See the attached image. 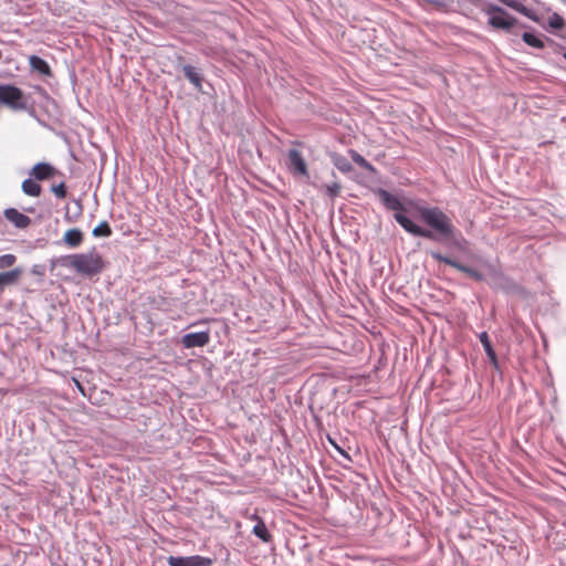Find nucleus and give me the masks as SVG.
<instances>
[{
  "label": "nucleus",
  "mask_w": 566,
  "mask_h": 566,
  "mask_svg": "<svg viewBox=\"0 0 566 566\" xmlns=\"http://www.w3.org/2000/svg\"><path fill=\"white\" fill-rule=\"evenodd\" d=\"M381 203L388 209L395 211L396 222L413 237H420L428 240L441 242L448 247L464 251L468 241L461 232L454 227L451 218L439 207L417 206L418 218L428 226L429 229L415 223L407 216L401 213L406 211L400 199L388 190L378 188L376 191Z\"/></svg>",
  "instance_id": "obj_1"
},
{
  "label": "nucleus",
  "mask_w": 566,
  "mask_h": 566,
  "mask_svg": "<svg viewBox=\"0 0 566 566\" xmlns=\"http://www.w3.org/2000/svg\"><path fill=\"white\" fill-rule=\"evenodd\" d=\"M54 168L48 163H38L33 166L31 175L35 180H45L53 175Z\"/></svg>",
  "instance_id": "obj_17"
},
{
  "label": "nucleus",
  "mask_w": 566,
  "mask_h": 566,
  "mask_svg": "<svg viewBox=\"0 0 566 566\" xmlns=\"http://www.w3.org/2000/svg\"><path fill=\"white\" fill-rule=\"evenodd\" d=\"M251 520L256 522L253 526L252 533L262 542L270 543L272 541V535L270 534L263 520L256 514H253Z\"/></svg>",
  "instance_id": "obj_13"
},
{
  "label": "nucleus",
  "mask_w": 566,
  "mask_h": 566,
  "mask_svg": "<svg viewBox=\"0 0 566 566\" xmlns=\"http://www.w3.org/2000/svg\"><path fill=\"white\" fill-rule=\"evenodd\" d=\"M339 192H340V185L338 182H333V184L326 185V193L331 198L337 197L339 195Z\"/></svg>",
  "instance_id": "obj_26"
},
{
  "label": "nucleus",
  "mask_w": 566,
  "mask_h": 566,
  "mask_svg": "<svg viewBox=\"0 0 566 566\" xmlns=\"http://www.w3.org/2000/svg\"><path fill=\"white\" fill-rule=\"evenodd\" d=\"M479 340L481 342L483 349H484L488 358L490 359L491 364L495 368H497L499 367L497 357H496L495 350L493 349V346L491 344L489 334L486 332H481L479 334Z\"/></svg>",
  "instance_id": "obj_15"
},
{
  "label": "nucleus",
  "mask_w": 566,
  "mask_h": 566,
  "mask_svg": "<svg viewBox=\"0 0 566 566\" xmlns=\"http://www.w3.org/2000/svg\"><path fill=\"white\" fill-rule=\"evenodd\" d=\"M67 265L80 274L91 276L103 270V260L93 248L90 252L70 255Z\"/></svg>",
  "instance_id": "obj_2"
},
{
  "label": "nucleus",
  "mask_w": 566,
  "mask_h": 566,
  "mask_svg": "<svg viewBox=\"0 0 566 566\" xmlns=\"http://www.w3.org/2000/svg\"><path fill=\"white\" fill-rule=\"evenodd\" d=\"M32 274L43 276L45 274V265L34 264L31 269Z\"/></svg>",
  "instance_id": "obj_28"
},
{
  "label": "nucleus",
  "mask_w": 566,
  "mask_h": 566,
  "mask_svg": "<svg viewBox=\"0 0 566 566\" xmlns=\"http://www.w3.org/2000/svg\"><path fill=\"white\" fill-rule=\"evenodd\" d=\"M52 191L60 199H63L66 197V188H65L64 182H60L59 185L53 186Z\"/></svg>",
  "instance_id": "obj_27"
},
{
  "label": "nucleus",
  "mask_w": 566,
  "mask_h": 566,
  "mask_svg": "<svg viewBox=\"0 0 566 566\" xmlns=\"http://www.w3.org/2000/svg\"><path fill=\"white\" fill-rule=\"evenodd\" d=\"M499 1L502 2L504 6L511 8L512 10L526 17L527 19H530L534 22H538L537 13L533 9H530L526 6H524L521 1H518V0H499Z\"/></svg>",
  "instance_id": "obj_11"
},
{
  "label": "nucleus",
  "mask_w": 566,
  "mask_h": 566,
  "mask_svg": "<svg viewBox=\"0 0 566 566\" xmlns=\"http://www.w3.org/2000/svg\"><path fill=\"white\" fill-rule=\"evenodd\" d=\"M63 242L69 248L75 249L83 242V232L77 228L70 229L64 233Z\"/></svg>",
  "instance_id": "obj_18"
},
{
  "label": "nucleus",
  "mask_w": 566,
  "mask_h": 566,
  "mask_svg": "<svg viewBox=\"0 0 566 566\" xmlns=\"http://www.w3.org/2000/svg\"><path fill=\"white\" fill-rule=\"evenodd\" d=\"M17 262L14 254L8 253L0 255V270L11 268Z\"/></svg>",
  "instance_id": "obj_25"
},
{
  "label": "nucleus",
  "mask_w": 566,
  "mask_h": 566,
  "mask_svg": "<svg viewBox=\"0 0 566 566\" xmlns=\"http://www.w3.org/2000/svg\"><path fill=\"white\" fill-rule=\"evenodd\" d=\"M76 389L83 395L85 396V390H84V387L83 385L76 379V378H72Z\"/></svg>",
  "instance_id": "obj_29"
},
{
  "label": "nucleus",
  "mask_w": 566,
  "mask_h": 566,
  "mask_svg": "<svg viewBox=\"0 0 566 566\" xmlns=\"http://www.w3.org/2000/svg\"><path fill=\"white\" fill-rule=\"evenodd\" d=\"M334 165L343 172H349L353 168L350 163L344 156H336L334 158Z\"/></svg>",
  "instance_id": "obj_24"
},
{
  "label": "nucleus",
  "mask_w": 566,
  "mask_h": 566,
  "mask_svg": "<svg viewBox=\"0 0 566 566\" xmlns=\"http://www.w3.org/2000/svg\"><path fill=\"white\" fill-rule=\"evenodd\" d=\"M0 103L14 112L28 111L31 116H35V111L29 107L22 90L14 85L0 84Z\"/></svg>",
  "instance_id": "obj_4"
},
{
  "label": "nucleus",
  "mask_w": 566,
  "mask_h": 566,
  "mask_svg": "<svg viewBox=\"0 0 566 566\" xmlns=\"http://www.w3.org/2000/svg\"><path fill=\"white\" fill-rule=\"evenodd\" d=\"M92 234L96 238L98 237H109L112 234V229L107 221H102L99 224H97L94 229Z\"/></svg>",
  "instance_id": "obj_23"
},
{
  "label": "nucleus",
  "mask_w": 566,
  "mask_h": 566,
  "mask_svg": "<svg viewBox=\"0 0 566 566\" xmlns=\"http://www.w3.org/2000/svg\"><path fill=\"white\" fill-rule=\"evenodd\" d=\"M522 40L530 46L532 48H535V49H539V50H543L545 49L546 46V43H548L553 51L555 53H558L559 50L562 49L560 45L556 44L553 40L548 39V38H545V40L541 39L539 36L535 35L534 33L532 32H524L522 34Z\"/></svg>",
  "instance_id": "obj_9"
},
{
  "label": "nucleus",
  "mask_w": 566,
  "mask_h": 566,
  "mask_svg": "<svg viewBox=\"0 0 566 566\" xmlns=\"http://www.w3.org/2000/svg\"><path fill=\"white\" fill-rule=\"evenodd\" d=\"M182 73L186 78L197 88L201 90L202 87V77L197 69L192 65H184Z\"/></svg>",
  "instance_id": "obj_19"
},
{
  "label": "nucleus",
  "mask_w": 566,
  "mask_h": 566,
  "mask_svg": "<svg viewBox=\"0 0 566 566\" xmlns=\"http://www.w3.org/2000/svg\"><path fill=\"white\" fill-rule=\"evenodd\" d=\"M210 342V331L188 333L181 337L185 348L203 347Z\"/></svg>",
  "instance_id": "obj_8"
},
{
  "label": "nucleus",
  "mask_w": 566,
  "mask_h": 566,
  "mask_svg": "<svg viewBox=\"0 0 566 566\" xmlns=\"http://www.w3.org/2000/svg\"><path fill=\"white\" fill-rule=\"evenodd\" d=\"M349 155L353 161L357 164L360 168L370 172L375 171V167L356 150L350 149Z\"/></svg>",
  "instance_id": "obj_21"
},
{
  "label": "nucleus",
  "mask_w": 566,
  "mask_h": 566,
  "mask_svg": "<svg viewBox=\"0 0 566 566\" xmlns=\"http://www.w3.org/2000/svg\"><path fill=\"white\" fill-rule=\"evenodd\" d=\"M431 2L437 6H444V3L441 0H431Z\"/></svg>",
  "instance_id": "obj_30"
},
{
  "label": "nucleus",
  "mask_w": 566,
  "mask_h": 566,
  "mask_svg": "<svg viewBox=\"0 0 566 566\" xmlns=\"http://www.w3.org/2000/svg\"><path fill=\"white\" fill-rule=\"evenodd\" d=\"M286 166L292 175L310 178L306 161L297 149H289Z\"/></svg>",
  "instance_id": "obj_6"
},
{
  "label": "nucleus",
  "mask_w": 566,
  "mask_h": 566,
  "mask_svg": "<svg viewBox=\"0 0 566 566\" xmlns=\"http://www.w3.org/2000/svg\"><path fill=\"white\" fill-rule=\"evenodd\" d=\"M566 25V22L564 18L558 14L557 12H554L548 18V27L554 30H562Z\"/></svg>",
  "instance_id": "obj_22"
},
{
  "label": "nucleus",
  "mask_w": 566,
  "mask_h": 566,
  "mask_svg": "<svg viewBox=\"0 0 566 566\" xmlns=\"http://www.w3.org/2000/svg\"><path fill=\"white\" fill-rule=\"evenodd\" d=\"M482 12L488 17V25L493 30L511 32L517 24V19L497 4L485 3Z\"/></svg>",
  "instance_id": "obj_3"
},
{
  "label": "nucleus",
  "mask_w": 566,
  "mask_h": 566,
  "mask_svg": "<svg viewBox=\"0 0 566 566\" xmlns=\"http://www.w3.org/2000/svg\"><path fill=\"white\" fill-rule=\"evenodd\" d=\"M22 274L21 268H14L9 271L0 272V294L3 293L6 287L11 286L18 282Z\"/></svg>",
  "instance_id": "obj_12"
},
{
  "label": "nucleus",
  "mask_w": 566,
  "mask_h": 566,
  "mask_svg": "<svg viewBox=\"0 0 566 566\" xmlns=\"http://www.w3.org/2000/svg\"><path fill=\"white\" fill-rule=\"evenodd\" d=\"M29 64L32 71L38 72L43 76H52V71L49 63L38 55L29 56Z\"/></svg>",
  "instance_id": "obj_14"
},
{
  "label": "nucleus",
  "mask_w": 566,
  "mask_h": 566,
  "mask_svg": "<svg viewBox=\"0 0 566 566\" xmlns=\"http://www.w3.org/2000/svg\"><path fill=\"white\" fill-rule=\"evenodd\" d=\"M430 255L433 260H436L438 262H442L444 264H448V265L457 269L458 271L465 273L467 275H469L470 277H472L476 281H484V279H485L484 275L480 271H478L473 268H470L463 263H460L457 260L451 259L447 255H443L440 252L432 251L430 253Z\"/></svg>",
  "instance_id": "obj_5"
},
{
  "label": "nucleus",
  "mask_w": 566,
  "mask_h": 566,
  "mask_svg": "<svg viewBox=\"0 0 566 566\" xmlns=\"http://www.w3.org/2000/svg\"><path fill=\"white\" fill-rule=\"evenodd\" d=\"M167 564L169 566H212L213 559L200 555L191 556H168Z\"/></svg>",
  "instance_id": "obj_7"
},
{
  "label": "nucleus",
  "mask_w": 566,
  "mask_h": 566,
  "mask_svg": "<svg viewBox=\"0 0 566 566\" xmlns=\"http://www.w3.org/2000/svg\"><path fill=\"white\" fill-rule=\"evenodd\" d=\"M22 191L31 197H39L41 195V186L33 179L27 178L21 185Z\"/></svg>",
  "instance_id": "obj_20"
},
{
  "label": "nucleus",
  "mask_w": 566,
  "mask_h": 566,
  "mask_svg": "<svg viewBox=\"0 0 566 566\" xmlns=\"http://www.w3.org/2000/svg\"><path fill=\"white\" fill-rule=\"evenodd\" d=\"M564 59L566 60V51L563 53Z\"/></svg>",
  "instance_id": "obj_31"
},
{
  "label": "nucleus",
  "mask_w": 566,
  "mask_h": 566,
  "mask_svg": "<svg viewBox=\"0 0 566 566\" xmlns=\"http://www.w3.org/2000/svg\"><path fill=\"white\" fill-rule=\"evenodd\" d=\"M497 280V287H500L505 293H517L520 292L521 287L518 284H516L512 279L505 276L503 273H495L494 274Z\"/></svg>",
  "instance_id": "obj_16"
},
{
  "label": "nucleus",
  "mask_w": 566,
  "mask_h": 566,
  "mask_svg": "<svg viewBox=\"0 0 566 566\" xmlns=\"http://www.w3.org/2000/svg\"><path fill=\"white\" fill-rule=\"evenodd\" d=\"M4 217L8 221H10L19 229H25L31 223V219L27 214L18 211L14 208L6 209Z\"/></svg>",
  "instance_id": "obj_10"
}]
</instances>
